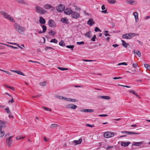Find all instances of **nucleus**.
I'll use <instances>...</instances> for the list:
<instances>
[{"mask_svg":"<svg viewBox=\"0 0 150 150\" xmlns=\"http://www.w3.org/2000/svg\"><path fill=\"white\" fill-rule=\"evenodd\" d=\"M35 12L41 14H44L47 12V11L39 6H37L35 7Z\"/></svg>","mask_w":150,"mask_h":150,"instance_id":"nucleus-3","label":"nucleus"},{"mask_svg":"<svg viewBox=\"0 0 150 150\" xmlns=\"http://www.w3.org/2000/svg\"><path fill=\"white\" fill-rule=\"evenodd\" d=\"M127 134L130 135L139 134V133H136L132 132H127Z\"/></svg>","mask_w":150,"mask_h":150,"instance_id":"nucleus-24","label":"nucleus"},{"mask_svg":"<svg viewBox=\"0 0 150 150\" xmlns=\"http://www.w3.org/2000/svg\"><path fill=\"white\" fill-rule=\"evenodd\" d=\"M25 138V137H21L20 136H18L16 138V139L19 140L21 139H23Z\"/></svg>","mask_w":150,"mask_h":150,"instance_id":"nucleus-37","label":"nucleus"},{"mask_svg":"<svg viewBox=\"0 0 150 150\" xmlns=\"http://www.w3.org/2000/svg\"><path fill=\"white\" fill-rule=\"evenodd\" d=\"M103 135L105 138H109L113 137L114 134L113 132H107L104 133Z\"/></svg>","mask_w":150,"mask_h":150,"instance_id":"nucleus-5","label":"nucleus"},{"mask_svg":"<svg viewBox=\"0 0 150 150\" xmlns=\"http://www.w3.org/2000/svg\"><path fill=\"white\" fill-rule=\"evenodd\" d=\"M12 137L13 136H11L9 138H6V144L9 147H10L12 144Z\"/></svg>","mask_w":150,"mask_h":150,"instance_id":"nucleus-7","label":"nucleus"},{"mask_svg":"<svg viewBox=\"0 0 150 150\" xmlns=\"http://www.w3.org/2000/svg\"><path fill=\"white\" fill-rule=\"evenodd\" d=\"M46 83L45 82H41L39 83V84L41 86H44L46 85Z\"/></svg>","mask_w":150,"mask_h":150,"instance_id":"nucleus-34","label":"nucleus"},{"mask_svg":"<svg viewBox=\"0 0 150 150\" xmlns=\"http://www.w3.org/2000/svg\"><path fill=\"white\" fill-rule=\"evenodd\" d=\"M60 21L64 23L67 24L69 23V20L66 18H61L60 19Z\"/></svg>","mask_w":150,"mask_h":150,"instance_id":"nucleus-15","label":"nucleus"},{"mask_svg":"<svg viewBox=\"0 0 150 150\" xmlns=\"http://www.w3.org/2000/svg\"><path fill=\"white\" fill-rule=\"evenodd\" d=\"M9 88L10 89H11V90H14V89H15V88H14V87H11L10 86L9 87Z\"/></svg>","mask_w":150,"mask_h":150,"instance_id":"nucleus-62","label":"nucleus"},{"mask_svg":"<svg viewBox=\"0 0 150 150\" xmlns=\"http://www.w3.org/2000/svg\"><path fill=\"white\" fill-rule=\"evenodd\" d=\"M122 45L125 47L127 48V46L129 44L126 43L123 40H122Z\"/></svg>","mask_w":150,"mask_h":150,"instance_id":"nucleus-25","label":"nucleus"},{"mask_svg":"<svg viewBox=\"0 0 150 150\" xmlns=\"http://www.w3.org/2000/svg\"><path fill=\"white\" fill-rule=\"evenodd\" d=\"M64 5L60 4L57 6L56 8L58 12H61L64 10Z\"/></svg>","mask_w":150,"mask_h":150,"instance_id":"nucleus-6","label":"nucleus"},{"mask_svg":"<svg viewBox=\"0 0 150 150\" xmlns=\"http://www.w3.org/2000/svg\"><path fill=\"white\" fill-rule=\"evenodd\" d=\"M108 115H99V116L100 117H106L108 116Z\"/></svg>","mask_w":150,"mask_h":150,"instance_id":"nucleus-56","label":"nucleus"},{"mask_svg":"<svg viewBox=\"0 0 150 150\" xmlns=\"http://www.w3.org/2000/svg\"><path fill=\"white\" fill-rule=\"evenodd\" d=\"M70 101H72V102H76V100L75 99H71L70 98Z\"/></svg>","mask_w":150,"mask_h":150,"instance_id":"nucleus-59","label":"nucleus"},{"mask_svg":"<svg viewBox=\"0 0 150 150\" xmlns=\"http://www.w3.org/2000/svg\"><path fill=\"white\" fill-rule=\"evenodd\" d=\"M121 145L123 147H126L128 146L129 144H130L131 142H125L123 141H121Z\"/></svg>","mask_w":150,"mask_h":150,"instance_id":"nucleus-13","label":"nucleus"},{"mask_svg":"<svg viewBox=\"0 0 150 150\" xmlns=\"http://www.w3.org/2000/svg\"><path fill=\"white\" fill-rule=\"evenodd\" d=\"M55 22L52 19H50L48 21L49 26L51 27H54L55 26Z\"/></svg>","mask_w":150,"mask_h":150,"instance_id":"nucleus-12","label":"nucleus"},{"mask_svg":"<svg viewBox=\"0 0 150 150\" xmlns=\"http://www.w3.org/2000/svg\"><path fill=\"white\" fill-rule=\"evenodd\" d=\"M5 110L6 111L7 113L8 114H9L11 112L8 108H5Z\"/></svg>","mask_w":150,"mask_h":150,"instance_id":"nucleus-41","label":"nucleus"},{"mask_svg":"<svg viewBox=\"0 0 150 150\" xmlns=\"http://www.w3.org/2000/svg\"><path fill=\"white\" fill-rule=\"evenodd\" d=\"M144 142L142 141L140 142H133L132 144V145L139 146L141 144H142Z\"/></svg>","mask_w":150,"mask_h":150,"instance_id":"nucleus-14","label":"nucleus"},{"mask_svg":"<svg viewBox=\"0 0 150 150\" xmlns=\"http://www.w3.org/2000/svg\"><path fill=\"white\" fill-rule=\"evenodd\" d=\"M43 108H44L45 110H48V111H51V109H50L47 108H46V107H43Z\"/></svg>","mask_w":150,"mask_h":150,"instance_id":"nucleus-47","label":"nucleus"},{"mask_svg":"<svg viewBox=\"0 0 150 150\" xmlns=\"http://www.w3.org/2000/svg\"><path fill=\"white\" fill-rule=\"evenodd\" d=\"M58 69L62 71H64L68 70V68L63 67H58Z\"/></svg>","mask_w":150,"mask_h":150,"instance_id":"nucleus-33","label":"nucleus"},{"mask_svg":"<svg viewBox=\"0 0 150 150\" xmlns=\"http://www.w3.org/2000/svg\"><path fill=\"white\" fill-rule=\"evenodd\" d=\"M118 86H123V87H126V88H130L131 87L130 86H125V85H120V84H118Z\"/></svg>","mask_w":150,"mask_h":150,"instance_id":"nucleus-48","label":"nucleus"},{"mask_svg":"<svg viewBox=\"0 0 150 150\" xmlns=\"http://www.w3.org/2000/svg\"><path fill=\"white\" fill-rule=\"evenodd\" d=\"M109 3L111 4H114L116 2V1L115 0H107Z\"/></svg>","mask_w":150,"mask_h":150,"instance_id":"nucleus-27","label":"nucleus"},{"mask_svg":"<svg viewBox=\"0 0 150 150\" xmlns=\"http://www.w3.org/2000/svg\"><path fill=\"white\" fill-rule=\"evenodd\" d=\"M122 78L121 77H114L113 78V79H122Z\"/></svg>","mask_w":150,"mask_h":150,"instance_id":"nucleus-58","label":"nucleus"},{"mask_svg":"<svg viewBox=\"0 0 150 150\" xmlns=\"http://www.w3.org/2000/svg\"><path fill=\"white\" fill-rule=\"evenodd\" d=\"M66 47L67 48L71 49V50H73L74 47L73 45H67Z\"/></svg>","mask_w":150,"mask_h":150,"instance_id":"nucleus-31","label":"nucleus"},{"mask_svg":"<svg viewBox=\"0 0 150 150\" xmlns=\"http://www.w3.org/2000/svg\"><path fill=\"white\" fill-rule=\"evenodd\" d=\"M85 35L86 37L89 38H90L91 37V32L90 30H89L88 32H86L85 34Z\"/></svg>","mask_w":150,"mask_h":150,"instance_id":"nucleus-21","label":"nucleus"},{"mask_svg":"<svg viewBox=\"0 0 150 150\" xmlns=\"http://www.w3.org/2000/svg\"><path fill=\"white\" fill-rule=\"evenodd\" d=\"M48 33L52 36H54V35L56 33V32L54 31H53L52 30H50V31Z\"/></svg>","mask_w":150,"mask_h":150,"instance_id":"nucleus-29","label":"nucleus"},{"mask_svg":"<svg viewBox=\"0 0 150 150\" xmlns=\"http://www.w3.org/2000/svg\"><path fill=\"white\" fill-rule=\"evenodd\" d=\"M99 98L104 99H105L109 100L110 99V97L108 96H100L99 97Z\"/></svg>","mask_w":150,"mask_h":150,"instance_id":"nucleus-23","label":"nucleus"},{"mask_svg":"<svg viewBox=\"0 0 150 150\" xmlns=\"http://www.w3.org/2000/svg\"><path fill=\"white\" fill-rule=\"evenodd\" d=\"M137 41L139 43V44L140 45H142V43L140 41L138 40H137Z\"/></svg>","mask_w":150,"mask_h":150,"instance_id":"nucleus-64","label":"nucleus"},{"mask_svg":"<svg viewBox=\"0 0 150 150\" xmlns=\"http://www.w3.org/2000/svg\"><path fill=\"white\" fill-rule=\"evenodd\" d=\"M81 112H94V110L91 109H83L80 110Z\"/></svg>","mask_w":150,"mask_h":150,"instance_id":"nucleus-17","label":"nucleus"},{"mask_svg":"<svg viewBox=\"0 0 150 150\" xmlns=\"http://www.w3.org/2000/svg\"><path fill=\"white\" fill-rule=\"evenodd\" d=\"M44 140L45 142H47L49 140V139L48 138H46V137H44Z\"/></svg>","mask_w":150,"mask_h":150,"instance_id":"nucleus-61","label":"nucleus"},{"mask_svg":"<svg viewBox=\"0 0 150 150\" xmlns=\"http://www.w3.org/2000/svg\"><path fill=\"white\" fill-rule=\"evenodd\" d=\"M18 3H21L26 5H28V4L27 2L23 0H16Z\"/></svg>","mask_w":150,"mask_h":150,"instance_id":"nucleus-20","label":"nucleus"},{"mask_svg":"<svg viewBox=\"0 0 150 150\" xmlns=\"http://www.w3.org/2000/svg\"><path fill=\"white\" fill-rule=\"evenodd\" d=\"M112 46L115 47H118L119 45L117 44H113L112 45Z\"/></svg>","mask_w":150,"mask_h":150,"instance_id":"nucleus-60","label":"nucleus"},{"mask_svg":"<svg viewBox=\"0 0 150 150\" xmlns=\"http://www.w3.org/2000/svg\"><path fill=\"white\" fill-rule=\"evenodd\" d=\"M43 8L46 9H49L50 8H52L51 10H53L54 8V7L52 6L51 5H49V4H46L45 5L43 6Z\"/></svg>","mask_w":150,"mask_h":150,"instance_id":"nucleus-11","label":"nucleus"},{"mask_svg":"<svg viewBox=\"0 0 150 150\" xmlns=\"http://www.w3.org/2000/svg\"><path fill=\"white\" fill-rule=\"evenodd\" d=\"M134 2V1L133 0H130L128 2V3L130 4H132Z\"/></svg>","mask_w":150,"mask_h":150,"instance_id":"nucleus-54","label":"nucleus"},{"mask_svg":"<svg viewBox=\"0 0 150 150\" xmlns=\"http://www.w3.org/2000/svg\"><path fill=\"white\" fill-rule=\"evenodd\" d=\"M129 92L130 93H132L134 95L135 94V93H136L135 92V91H134L133 90L129 91Z\"/></svg>","mask_w":150,"mask_h":150,"instance_id":"nucleus-49","label":"nucleus"},{"mask_svg":"<svg viewBox=\"0 0 150 150\" xmlns=\"http://www.w3.org/2000/svg\"><path fill=\"white\" fill-rule=\"evenodd\" d=\"M56 97L59 99H63V97L62 96H56Z\"/></svg>","mask_w":150,"mask_h":150,"instance_id":"nucleus-52","label":"nucleus"},{"mask_svg":"<svg viewBox=\"0 0 150 150\" xmlns=\"http://www.w3.org/2000/svg\"><path fill=\"white\" fill-rule=\"evenodd\" d=\"M133 15L134 16L135 19V22H137L138 21V14L137 12H134Z\"/></svg>","mask_w":150,"mask_h":150,"instance_id":"nucleus-18","label":"nucleus"},{"mask_svg":"<svg viewBox=\"0 0 150 150\" xmlns=\"http://www.w3.org/2000/svg\"><path fill=\"white\" fill-rule=\"evenodd\" d=\"M133 67L134 68H136L137 67V65L136 63L132 65Z\"/></svg>","mask_w":150,"mask_h":150,"instance_id":"nucleus-53","label":"nucleus"},{"mask_svg":"<svg viewBox=\"0 0 150 150\" xmlns=\"http://www.w3.org/2000/svg\"><path fill=\"white\" fill-rule=\"evenodd\" d=\"M95 31L96 32H97L98 31H99L100 32H101V30L99 28H98L97 27H96L95 28Z\"/></svg>","mask_w":150,"mask_h":150,"instance_id":"nucleus-38","label":"nucleus"},{"mask_svg":"<svg viewBox=\"0 0 150 150\" xmlns=\"http://www.w3.org/2000/svg\"><path fill=\"white\" fill-rule=\"evenodd\" d=\"M39 21L40 23L42 24H44L45 23V19L42 17H40Z\"/></svg>","mask_w":150,"mask_h":150,"instance_id":"nucleus-22","label":"nucleus"},{"mask_svg":"<svg viewBox=\"0 0 150 150\" xmlns=\"http://www.w3.org/2000/svg\"><path fill=\"white\" fill-rule=\"evenodd\" d=\"M17 73L18 74H20V75H22L23 76H25L24 74H23V73L21 71H17Z\"/></svg>","mask_w":150,"mask_h":150,"instance_id":"nucleus-39","label":"nucleus"},{"mask_svg":"<svg viewBox=\"0 0 150 150\" xmlns=\"http://www.w3.org/2000/svg\"><path fill=\"white\" fill-rule=\"evenodd\" d=\"M96 37V35H94L93 37L91 38V40L93 42H94L95 41Z\"/></svg>","mask_w":150,"mask_h":150,"instance_id":"nucleus-42","label":"nucleus"},{"mask_svg":"<svg viewBox=\"0 0 150 150\" xmlns=\"http://www.w3.org/2000/svg\"><path fill=\"white\" fill-rule=\"evenodd\" d=\"M63 99H64L67 101H70V98H68L64 97H63Z\"/></svg>","mask_w":150,"mask_h":150,"instance_id":"nucleus-46","label":"nucleus"},{"mask_svg":"<svg viewBox=\"0 0 150 150\" xmlns=\"http://www.w3.org/2000/svg\"><path fill=\"white\" fill-rule=\"evenodd\" d=\"M86 127H94V125H91L88 124H87L86 125Z\"/></svg>","mask_w":150,"mask_h":150,"instance_id":"nucleus-43","label":"nucleus"},{"mask_svg":"<svg viewBox=\"0 0 150 150\" xmlns=\"http://www.w3.org/2000/svg\"><path fill=\"white\" fill-rule=\"evenodd\" d=\"M76 44L79 45H83L84 44V42L82 41V42H77L76 43Z\"/></svg>","mask_w":150,"mask_h":150,"instance_id":"nucleus-44","label":"nucleus"},{"mask_svg":"<svg viewBox=\"0 0 150 150\" xmlns=\"http://www.w3.org/2000/svg\"><path fill=\"white\" fill-rule=\"evenodd\" d=\"M71 16L73 18L75 19L78 18L80 17L79 14L75 11H72L71 14Z\"/></svg>","mask_w":150,"mask_h":150,"instance_id":"nucleus-8","label":"nucleus"},{"mask_svg":"<svg viewBox=\"0 0 150 150\" xmlns=\"http://www.w3.org/2000/svg\"><path fill=\"white\" fill-rule=\"evenodd\" d=\"M14 102V100H13V98H12V99L11 100H9L8 101V103H13Z\"/></svg>","mask_w":150,"mask_h":150,"instance_id":"nucleus-51","label":"nucleus"},{"mask_svg":"<svg viewBox=\"0 0 150 150\" xmlns=\"http://www.w3.org/2000/svg\"><path fill=\"white\" fill-rule=\"evenodd\" d=\"M58 125L57 124H52L51 125V128L56 127L58 126Z\"/></svg>","mask_w":150,"mask_h":150,"instance_id":"nucleus-36","label":"nucleus"},{"mask_svg":"<svg viewBox=\"0 0 150 150\" xmlns=\"http://www.w3.org/2000/svg\"><path fill=\"white\" fill-rule=\"evenodd\" d=\"M14 26L16 31L20 33L23 34L25 30V28L20 25L17 23H15L14 24Z\"/></svg>","mask_w":150,"mask_h":150,"instance_id":"nucleus-1","label":"nucleus"},{"mask_svg":"<svg viewBox=\"0 0 150 150\" xmlns=\"http://www.w3.org/2000/svg\"><path fill=\"white\" fill-rule=\"evenodd\" d=\"M113 146H109L107 147V149H108L113 148Z\"/></svg>","mask_w":150,"mask_h":150,"instance_id":"nucleus-55","label":"nucleus"},{"mask_svg":"<svg viewBox=\"0 0 150 150\" xmlns=\"http://www.w3.org/2000/svg\"><path fill=\"white\" fill-rule=\"evenodd\" d=\"M57 42L58 41L57 40L55 39H52L50 41V42H53L55 43H57Z\"/></svg>","mask_w":150,"mask_h":150,"instance_id":"nucleus-32","label":"nucleus"},{"mask_svg":"<svg viewBox=\"0 0 150 150\" xmlns=\"http://www.w3.org/2000/svg\"><path fill=\"white\" fill-rule=\"evenodd\" d=\"M95 23L94 21L92 18L90 19L87 22V24L91 26Z\"/></svg>","mask_w":150,"mask_h":150,"instance_id":"nucleus-19","label":"nucleus"},{"mask_svg":"<svg viewBox=\"0 0 150 150\" xmlns=\"http://www.w3.org/2000/svg\"><path fill=\"white\" fill-rule=\"evenodd\" d=\"M0 14L2 15L4 18L12 22L15 21L14 19L10 15L3 11H0Z\"/></svg>","mask_w":150,"mask_h":150,"instance_id":"nucleus-2","label":"nucleus"},{"mask_svg":"<svg viewBox=\"0 0 150 150\" xmlns=\"http://www.w3.org/2000/svg\"><path fill=\"white\" fill-rule=\"evenodd\" d=\"M127 65V64L126 63L124 62H122V63H119L117 65L120 66V65Z\"/></svg>","mask_w":150,"mask_h":150,"instance_id":"nucleus-40","label":"nucleus"},{"mask_svg":"<svg viewBox=\"0 0 150 150\" xmlns=\"http://www.w3.org/2000/svg\"><path fill=\"white\" fill-rule=\"evenodd\" d=\"M72 11L70 8H67L64 10V12L65 14L69 15L71 14Z\"/></svg>","mask_w":150,"mask_h":150,"instance_id":"nucleus-10","label":"nucleus"},{"mask_svg":"<svg viewBox=\"0 0 150 150\" xmlns=\"http://www.w3.org/2000/svg\"><path fill=\"white\" fill-rule=\"evenodd\" d=\"M101 12L102 13H108V12H107V10H102Z\"/></svg>","mask_w":150,"mask_h":150,"instance_id":"nucleus-57","label":"nucleus"},{"mask_svg":"<svg viewBox=\"0 0 150 150\" xmlns=\"http://www.w3.org/2000/svg\"><path fill=\"white\" fill-rule=\"evenodd\" d=\"M59 44L62 46H65V44L63 41L61 40L59 42Z\"/></svg>","mask_w":150,"mask_h":150,"instance_id":"nucleus-28","label":"nucleus"},{"mask_svg":"<svg viewBox=\"0 0 150 150\" xmlns=\"http://www.w3.org/2000/svg\"><path fill=\"white\" fill-rule=\"evenodd\" d=\"M5 134V132L4 131H1L0 132V137H2L4 136Z\"/></svg>","mask_w":150,"mask_h":150,"instance_id":"nucleus-35","label":"nucleus"},{"mask_svg":"<svg viewBox=\"0 0 150 150\" xmlns=\"http://www.w3.org/2000/svg\"><path fill=\"white\" fill-rule=\"evenodd\" d=\"M82 142V139H79L78 140H74L72 142L73 144H74L75 145H77V144H80Z\"/></svg>","mask_w":150,"mask_h":150,"instance_id":"nucleus-16","label":"nucleus"},{"mask_svg":"<svg viewBox=\"0 0 150 150\" xmlns=\"http://www.w3.org/2000/svg\"><path fill=\"white\" fill-rule=\"evenodd\" d=\"M101 8L102 10H103L105 9V6L103 5L101 6Z\"/></svg>","mask_w":150,"mask_h":150,"instance_id":"nucleus-63","label":"nucleus"},{"mask_svg":"<svg viewBox=\"0 0 150 150\" xmlns=\"http://www.w3.org/2000/svg\"><path fill=\"white\" fill-rule=\"evenodd\" d=\"M42 27L43 29V31L42 32H45L47 30V28L46 26L45 25H43L42 26Z\"/></svg>","mask_w":150,"mask_h":150,"instance_id":"nucleus-30","label":"nucleus"},{"mask_svg":"<svg viewBox=\"0 0 150 150\" xmlns=\"http://www.w3.org/2000/svg\"><path fill=\"white\" fill-rule=\"evenodd\" d=\"M144 67L149 69V67H150V65L147 64H144Z\"/></svg>","mask_w":150,"mask_h":150,"instance_id":"nucleus-45","label":"nucleus"},{"mask_svg":"<svg viewBox=\"0 0 150 150\" xmlns=\"http://www.w3.org/2000/svg\"><path fill=\"white\" fill-rule=\"evenodd\" d=\"M77 106L74 104H68L66 105V107L67 108L75 109L77 108Z\"/></svg>","mask_w":150,"mask_h":150,"instance_id":"nucleus-9","label":"nucleus"},{"mask_svg":"<svg viewBox=\"0 0 150 150\" xmlns=\"http://www.w3.org/2000/svg\"><path fill=\"white\" fill-rule=\"evenodd\" d=\"M133 52L134 54L136 53L137 55H138L139 57H140L141 56V52L139 51H134Z\"/></svg>","mask_w":150,"mask_h":150,"instance_id":"nucleus-26","label":"nucleus"},{"mask_svg":"<svg viewBox=\"0 0 150 150\" xmlns=\"http://www.w3.org/2000/svg\"><path fill=\"white\" fill-rule=\"evenodd\" d=\"M0 71H3L4 72H5L6 73V74H10V72L9 71H4V70H3L1 69H0Z\"/></svg>","mask_w":150,"mask_h":150,"instance_id":"nucleus-50","label":"nucleus"},{"mask_svg":"<svg viewBox=\"0 0 150 150\" xmlns=\"http://www.w3.org/2000/svg\"><path fill=\"white\" fill-rule=\"evenodd\" d=\"M138 34L135 33H126L122 36V37L126 39H131L135 36L138 35Z\"/></svg>","mask_w":150,"mask_h":150,"instance_id":"nucleus-4","label":"nucleus"}]
</instances>
